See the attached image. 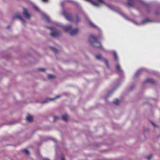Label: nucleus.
<instances>
[{
    "mask_svg": "<svg viewBox=\"0 0 160 160\" xmlns=\"http://www.w3.org/2000/svg\"><path fill=\"white\" fill-rule=\"evenodd\" d=\"M42 141H41L40 142H39L37 144L38 146H41V144H42Z\"/></svg>",
    "mask_w": 160,
    "mask_h": 160,
    "instance_id": "46",
    "label": "nucleus"
},
{
    "mask_svg": "<svg viewBox=\"0 0 160 160\" xmlns=\"http://www.w3.org/2000/svg\"><path fill=\"white\" fill-rule=\"evenodd\" d=\"M154 13L156 16H158L160 15V11L157 10L155 11Z\"/></svg>",
    "mask_w": 160,
    "mask_h": 160,
    "instance_id": "31",
    "label": "nucleus"
},
{
    "mask_svg": "<svg viewBox=\"0 0 160 160\" xmlns=\"http://www.w3.org/2000/svg\"><path fill=\"white\" fill-rule=\"evenodd\" d=\"M98 2H100L104 4L105 3V2L103 1V0H97Z\"/></svg>",
    "mask_w": 160,
    "mask_h": 160,
    "instance_id": "45",
    "label": "nucleus"
},
{
    "mask_svg": "<svg viewBox=\"0 0 160 160\" xmlns=\"http://www.w3.org/2000/svg\"><path fill=\"white\" fill-rule=\"evenodd\" d=\"M57 25L61 27H62L64 31L65 32H68L69 34L72 36H74L78 34L79 32V29L77 28L72 30V26L71 25H68L66 26H62V24L60 23H58Z\"/></svg>",
    "mask_w": 160,
    "mask_h": 160,
    "instance_id": "2",
    "label": "nucleus"
},
{
    "mask_svg": "<svg viewBox=\"0 0 160 160\" xmlns=\"http://www.w3.org/2000/svg\"><path fill=\"white\" fill-rule=\"evenodd\" d=\"M23 15L24 17L27 19H30L31 18V15L29 13L27 9L25 8H24L23 9Z\"/></svg>",
    "mask_w": 160,
    "mask_h": 160,
    "instance_id": "8",
    "label": "nucleus"
},
{
    "mask_svg": "<svg viewBox=\"0 0 160 160\" xmlns=\"http://www.w3.org/2000/svg\"><path fill=\"white\" fill-rule=\"evenodd\" d=\"M62 14L68 20L70 21H73V19H72V16L68 14L66 11H63V12L62 13Z\"/></svg>",
    "mask_w": 160,
    "mask_h": 160,
    "instance_id": "10",
    "label": "nucleus"
},
{
    "mask_svg": "<svg viewBox=\"0 0 160 160\" xmlns=\"http://www.w3.org/2000/svg\"><path fill=\"white\" fill-rule=\"evenodd\" d=\"M119 14L121 15L123 17L129 21H131L132 22L134 23L135 24L137 25H139L140 24H144L145 23H148L150 22H160V21H155L154 20H151L148 18H146L145 20L142 21L141 23H139L135 21L134 20H132L131 19L129 18L127 16L125 15L124 13L122 12H118Z\"/></svg>",
    "mask_w": 160,
    "mask_h": 160,
    "instance_id": "3",
    "label": "nucleus"
},
{
    "mask_svg": "<svg viewBox=\"0 0 160 160\" xmlns=\"http://www.w3.org/2000/svg\"><path fill=\"white\" fill-rule=\"evenodd\" d=\"M152 157V154L150 155L148 157H146V158L148 160H151Z\"/></svg>",
    "mask_w": 160,
    "mask_h": 160,
    "instance_id": "36",
    "label": "nucleus"
},
{
    "mask_svg": "<svg viewBox=\"0 0 160 160\" xmlns=\"http://www.w3.org/2000/svg\"><path fill=\"white\" fill-rule=\"evenodd\" d=\"M103 144L104 143L102 142H95L92 144V146L94 147L98 148Z\"/></svg>",
    "mask_w": 160,
    "mask_h": 160,
    "instance_id": "16",
    "label": "nucleus"
},
{
    "mask_svg": "<svg viewBox=\"0 0 160 160\" xmlns=\"http://www.w3.org/2000/svg\"><path fill=\"white\" fill-rule=\"evenodd\" d=\"M46 28H48V29H49L50 30L51 28V27H49V26H46Z\"/></svg>",
    "mask_w": 160,
    "mask_h": 160,
    "instance_id": "47",
    "label": "nucleus"
},
{
    "mask_svg": "<svg viewBox=\"0 0 160 160\" xmlns=\"http://www.w3.org/2000/svg\"><path fill=\"white\" fill-rule=\"evenodd\" d=\"M52 140L54 141H55V139L54 138H50V137H48V139L46 140H44V141H47V140Z\"/></svg>",
    "mask_w": 160,
    "mask_h": 160,
    "instance_id": "43",
    "label": "nucleus"
},
{
    "mask_svg": "<svg viewBox=\"0 0 160 160\" xmlns=\"http://www.w3.org/2000/svg\"><path fill=\"white\" fill-rule=\"evenodd\" d=\"M113 52L114 56V60L116 62H118V58L116 52L115 51H113Z\"/></svg>",
    "mask_w": 160,
    "mask_h": 160,
    "instance_id": "25",
    "label": "nucleus"
},
{
    "mask_svg": "<svg viewBox=\"0 0 160 160\" xmlns=\"http://www.w3.org/2000/svg\"><path fill=\"white\" fill-rule=\"evenodd\" d=\"M87 2L91 3L93 5L99 7L100 6V4L98 3H96L95 1L93 0H85Z\"/></svg>",
    "mask_w": 160,
    "mask_h": 160,
    "instance_id": "17",
    "label": "nucleus"
},
{
    "mask_svg": "<svg viewBox=\"0 0 160 160\" xmlns=\"http://www.w3.org/2000/svg\"><path fill=\"white\" fill-rule=\"evenodd\" d=\"M103 60L106 66L108 69H109L110 67L109 65L108 61V59L105 58H103Z\"/></svg>",
    "mask_w": 160,
    "mask_h": 160,
    "instance_id": "24",
    "label": "nucleus"
},
{
    "mask_svg": "<svg viewBox=\"0 0 160 160\" xmlns=\"http://www.w3.org/2000/svg\"><path fill=\"white\" fill-rule=\"evenodd\" d=\"M16 14H17V15L13 16L12 17V20L14 21L16 19H18L20 20L23 23H25L26 21L22 17L21 14L18 12H17Z\"/></svg>",
    "mask_w": 160,
    "mask_h": 160,
    "instance_id": "4",
    "label": "nucleus"
},
{
    "mask_svg": "<svg viewBox=\"0 0 160 160\" xmlns=\"http://www.w3.org/2000/svg\"><path fill=\"white\" fill-rule=\"evenodd\" d=\"M150 122L153 126L156 128L158 127V126L156 125L152 121H150Z\"/></svg>",
    "mask_w": 160,
    "mask_h": 160,
    "instance_id": "44",
    "label": "nucleus"
},
{
    "mask_svg": "<svg viewBox=\"0 0 160 160\" xmlns=\"http://www.w3.org/2000/svg\"><path fill=\"white\" fill-rule=\"evenodd\" d=\"M50 30L51 31V32H54L58 30V29H56V28L54 27H51Z\"/></svg>",
    "mask_w": 160,
    "mask_h": 160,
    "instance_id": "40",
    "label": "nucleus"
},
{
    "mask_svg": "<svg viewBox=\"0 0 160 160\" xmlns=\"http://www.w3.org/2000/svg\"><path fill=\"white\" fill-rule=\"evenodd\" d=\"M146 69L144 68H140L134 74V77H138V76L140 74V73L143 71H145L146 70Z\"/></svg>",
    "mask_w": 160,
    "mask_h": 160,
    "instance_id": "19",
    "label": "nucleus"
},
{
    "mask_svg": "<svg viewBox=\"0 0 160 160\" xmlns=\"http://www.w3.org/2000/svg\"><path fill=\"white\" fill-rule=\"evenodd\" d=\"M104 4L107 7H108L109 8L112 10L113 11H115L118 13V12H121L119 10L114 8L112 6L109 5V4L106 3V2H105Z\"/></svg>",
    "mask_w": 160,
    "mask_h": 160,
    "instance_id": "18",
    "label": "nucleus"
},
{
    "mask_svg": "<svg viewBox=\"0 0 160 160\" xmlns=\"http://www.w3.org/2000/svg\"><path fill=\"white\" fill-rule=\"evenodd\" d=\"M59 119V117L57 116H53V122H55L56 121Z\"/></svg>",
    "mask_w": 160,
    "mask_h": 160,
    "instance_id": "33",
    "label": "nucleus"
},
{
    "mask_svg": "<svg viewBox=\"0 0 160 160\" xmlns=\"http://www.w3.org/2000/svg\"><path fill=\"white\" fill-rule=\"evenodd\" d=\"M33 8H34V9L37 11L38 12H40V10H39V9L38 8L37 6H36L34 5V6H33Z\"/></svg>",
    "mask_w": 160,
    "mask_h": 160,
    "instance_id": "37",
    "label": "nucleus"
},
{
    "mask_svg": "<svg viewBox=\"0 0 160 160\" xmlns=\"http://www.w3.org/2000/svg\"><path fill=\"white\" fill-rule=\"evenodd\" d=\"M74 17H75L73 19L72 21L74 22L76 24H77L81 21L80 18L78 14H76Z\"/></svg>",
    "mask_w": 160,
    "mask_h": 160,
    "instance_id": "13",
    "label": "nucleus"
},
{
    "mask_svg": "<svg viewBox=\"0 0 160 160\" xmlns=\"http://www.w3.org/2000/svg\"><path fill=\"white\" fill-rule=\"evenodd\" d=\"M42 15L44 18V19L48 23H50L52 22L49 17L46 14L42 13Z\"/></svg>",
    "mask_w": 160,
    "mask_h": 160,
    "instance_id": "14",
    "label": "nucleus"
},
{
    "mask_svg": "<svg viewBox=\"0 0 160 160\" xmlns=\"http://www.w3.org/2000/svg\"><path fill=\"white\" fill-rule=\"evenodd\" d=\"M127 3L130 6L132 7H134V3L132 0H127Z\"/></svg>",
    "mask_w": 160,
    "mask_h": 160,
    "instance_id": "23",
    "label": "nucleus"
},
{
    "mask_svg": "<svg viewBox=\"0 0 160 160\" xmlns=\"http://www.w3.org/2000/svg\"><path fill=\"white\" fill-rule=\"evenodd\" d=\"M120 101L118 99H116L113 102V103L117 106L119 105V102Z\"/></svg>",
    "mask_w": 160,
    "mask_h": 160,
    "instance_id": "29",
    "label": "nucleus"
},
{
    "mask_svg": "<svg viewBox=\"0 0 160 160\" xmlns=\"http://www.w3.org/2000/svg\"><path fill=\"white\" fill-rule=\"evenodd\" d=\"M144 82L149 83L153 85H155L157 84V81L154 79L148 78Z\"/></svg>",
    "mask_w": 160,
    "mask_h": 160,
    "instance_id": "9",
    "label": "nucleus"
},
{
    "mask_svg": "<svg viewBox=\"0 0 160 160\" xmlns=\"http://www.w3.org/2000/svg\"><path fill=\"white\" fill-rule=\"evenodd\" d=\"M120 85V82L118 81L116 83V87L113 88L112 89L108 92L105 97V99L106 100L107 98H108L109 96L112 94L113 92L116 89L119 87Z\"/></svg>",
    "mask_w": 160,
    "mask_h": 160,
    "instance_id": "5",
    "label": "nucleus"
},
{
    "mask_svg": "<svg viewBox=\"0 0 160 160\" xmlns=\"http://www.w3.org/2000/svg\"><path fill=\"white\" fill-rule=\"evenodd\" d=\"M65 2H69L72 4H74L77 8L80 10L81 9V8L80 4L78 2L72 0H65Z\"/></svg>",
    "mask_w": 160,
    "mask_h": 160,
    "instance_id": "11",
    "label": "nucleus"
},
{
    "mask_svg": "<svg viewBox=\"0 0 160 160\" xmlns=\"http://www.w3.org/2000/svg\"><path fill=\"white\" fill-rule=\"evenodd\" d=\"M135 87V85L134 84H132L130 87L129 89V91H132L134 88Z\"/></svg>",
    "mask_w": 160,
    "mask_h": 160,
    "instance_id": "34",
    "label": "nucleus"
},
{
    "mask_svg": "<svg viewBox=\"0 0 160 160\" xmlns=\"http://www.w3.org/2000/svg\"><path fill=\"white\" fill-rule=\"evenodd\" d=\"M149 131V128H147L145 130V132H148Z\"/></svg>",
    "mask_w": 160,
    "mask_h": 160,
    "instance_id": "48",
    "label": "nucleus"
},
{
    "mask_svg": "<svg viewBox=\"0 0 160 160\" xmlns=\"http://www.w3.org/2000/svg\"><path fill=\"white\" fill-rule=\"evenodd\" d=\"M49 48L51 49L55 53L57 54L58 53V50L56 48L51 46Z\"/></svg>",
    "mask_w": 160,
    "mask_h": 160,
    "instance_id": "26",
    "label": "nucleus"
},
{
    "mask_svg": "<svg viewBox=\"0 0 160 160\" xmlns=\"http://www.w3.org/2000/svg\"><path fill=\"white\" fill-rule=\"evenodd\" d=\"M96 58L97 59H98V60H101L102 59V55L101 54L97 55L96 56Z\"/></svg>",
    "mask_w": 160,
    "mask_h": 160,
    "instance_id": "32",
    "label": "nucleus"
},
{
    "mask_svg": "<svg viewBox=\"0 0 160 160\" xmlns=\"http://www.w3.org/2000/svg\"><path fill=\"white\" fill-rule=\"evenodd\" d=\"M27 121L29 122H32L33 121V117L28 113L27 114V116L26 117Z\"/></svg>",
    "mask_w": 160,
    "mask_h": 160,
    "instance_id": "12",
    "label": "nucleus"
},
{
    "mask_svg": "<svg viewBox=\"0 0 160 160\" xmlns=\"http://www.w3.org/2000/svg\"><path fill=\"white\" fill-rule=\"evenodd\" d=\"M56 78V76L52 74H49L48 75V79H51L53 78Z\"/></svg>",
    "mask_w": 160,
    "mask_h": 160,
    "instance_id": "28",
    "label": "nucleus"
},
{
    "mask_svg": "<svg viewBox=\"0 0 160 160\" xmlns=\"http://www.w3.org/2000/svg\"><path fill=\"white\" fill-rule=\"evenodd\" d=\"M63 95L68 97L70 95V93L68 92H64L63 93Z\"/></svg>",
    "mask_w": 160,
    "mask_h": 160,
    "instance_id": "38",
    "label": "nucleus"
},
{
    "mask_svg": "<svg viewBox=\"0 0 160 160\" xmlns=\"http://www.w3.org/2000/svg\"><path fill=\"white\" fill-rule=\"evenodd\" d=\"M38 70L40 71H42L44 72L45 71V69L44 68H39L38 69Z\"/></svg>",
    "mask_w": 160,
    "mask_h": 160,
    "instance_id": "41",
    "label": "nucleus"
},
{
    "mask_svg": "<svg viewBox=\"0 0 160 160\" xmlns=\"http://www.w3.org/2000/svg\"><path fill=\"white\" fill-rule=\"evenodd\" d=\"M42 1L44 2H48V0H42Z\"/></svg>",
    "mask_w": 160,
    "mask_h": 160,
    "instance_id": "51",
    "label": "nucleus"
},
{
    "mask_svg": "<svg viewBox=\"0 0 160 160\" xmlns=\"http://www.w3.org/2000/svg\"><path fill=\"white\" fill-rule=\"evenodd\" d=\"M43 160H50L48 158H42Z\"/></svg>",
    "mask_w": 160,
    "mask_h": 160,
    "instance_id": "50",
    "label": "nucleus"
},
{
    "mask_svg": "<svg viewBox=\"0 0 160 160\" xmlns=\"http://www.w3.org/2000/svg\"><path fill=\"white\" fill-rule=\"evenodd\" d=\"M99 31L100 34L98 37L92 34H91L89 37L88 41L91 45L94 48L97 49L100 48L102 50L104 51V49L102 46L101 43L98 40V38H102V32Z\"/></svg>",
    "mask_w": 160,
    "mask_h": 160,
    "instance_id": "1",
    "label": "nucleus"
},
{
    "mask_svg": "<svg viewBox=\"0 0 160 160\" xmlns=\"http://www.w3.org/2000/svg\"><path fill=\"white\" fill-rule=\"evenodd\" d=\"M60 97H61L60 95H57V96H56L54 98H52L53 99L52 100H54L55 99L60 98Z\"/></svg>",
    "mask_w": 160,
    "mask_h": 160,
    "instance_id": "42",
    "label": "nucleus"
},
{
    "mask_svg": "<svg viewBox=\"0 0 160 160\" xmlns=\"http://www.w3.org/2000/svg\"><path fill=\"white\" fill-rule=\"evenodd\" d=\"M22 152L23 153H25L27 155H30V152L29 151L26 149H24L22 150Z\"/></svg>",
    "mask_w": 160,
    "mask_h": 160,
    "instance_id": "27",
    "label": "nucleus"
},
{
    "mask_svg": "<svg viewBox=\"0 0 160 160\" xmlns=\"http://www.w3.org/2000/svg\"><path fill=\"white\" fill-rule=\"evenodd\" d=\"M88 22L89 24L92 27L96 28L98 30L101 32V30H100V29L97 26H96L95 25L93 24L90 21H89Z\"/></svg>",
    "mask_w": 160,
    "mask_h": 160,
    "instance_id": "21",
    "label": "nucleus"
},
{
    "mask_svg": "<svg viewBox=\"0 0 160 160\" xmlns=\"http://www.w3.org/2000/svg\"><path fill=\"white\" fill-rule=\"evenodd\" d=\"M18 120L14 119L10 121H6L0 124V127L3 125H11L18 123Z\"/></svg>",
    "mask_w": 160,
    "mask_h": 160,
    "instance_id": "6",
    "label": "nucleus"
},
{
    "mask_svg": "<svg viewBox=\"0 0 160 160\" xmlns=\"http://www.w3.org/2000/svg\"><path fill=\"white\" fill-rule=\"evenodd\" d=\"M116 69L118 73L120 74H122L123 73V71L121 69L120 66L119 64H118L116 67Z\"/></svg>",
    "mask_w": 160,
    "mask_h": 160,
    "instance_id": "20",
    "label": "nucleus"
},
{
    "mask_svg": "<svg viewBox=\"0 0 160 160\" xmlns=\"http://www.w3.org/2000/svg\"><path fill=\"white\" fill-rule=\"evenodd\" d=\"M61 160H65V156L63 154H62L61 155Z\"/></svg>",
    "mask_w": 160,
    "mask_h": 160,
    "instance_id": "39",
    "label": "nucleus"
},
{
    "mask_svg": "<svg viewBox=\"0 0 160 160\" xmlns=\"http://www.w3.org/2000/svg\"><path fill=\"white\" fill-rule=\"evenodd\" d=\"M52 98H47L41 102L42 104L46 103L48 102L51 101H53Z\"/></svg>",
    "mask_w": 160,
    "mask_h": 160,
    "instance_id": "22",
    "label": "nucleus"
},
{
    "mask_svg": "<svg viewBox=\"0 0 160 160\" xmlns=\"http://www.w3.org/2000/svg\"><path fill=\"white\" fill-rule=\"evenodd\" d=\"M61 118L63 121L67 122L69 120V117L67 114H65L62 116Z\"/></svg>",
    "mask_w": 160,
    "mask_h": 160,
    "instance_id": "15",
    "label": "nucleus"
},
{
    "mask_svg": "<svg viewBox=\"0 0 160 160\" xmlns=\"http://www.w3.org/2000/svg\"><path fill=\"white\" fill-rule=\"evenodd\" d=\"M9 140L7 136H4L2 138V140Z\"/></svg>",
    "mask_w": 160,
    "mask_h": 160,
    "instance_id": "35",
    "label": "nucleus"
},
{
    "mask_svg": "<svg viewBox=\"0 0 160 160\" xmlns=\"http://www.w3.org/2000/svg\"><path fill=\"white\" fill-rule=\"evenodd\" d=\"M13 146H16V145H13Z\"/></svg>",
    "mask_w": 160,
    "mask_h": 160,
    "instance_id": "52",
    "label": "nucleus"
},
{
    "mask_svg": "<svg viewBox=\"0 0 160 160\" xmlns=\"http://www.w3.org/2000/svg\"><path fill=\"white\" fill-rule=\"evenodd\" d=\"M10 28V25H8V26H7V28L8 29H9Z\"/></svg>",
    "mask_w": 160,
    "mask_h": 160,
    "instance_id": "49",
    "label": "nucleus"
},
{
    "mask_svg": "<svg viewBox=\"0 0 160 160\" xmlns=\"http://www.w3.org/2000/svg\"><path fill=\"white\" fill-rule=\"evenodd\" d=\"M62 35V33L61 31L57 30L54 32H51L50 35L53 38L57 37L59 36H61Z\"/></svg>",
    "mask_w": 160,
    "mask_h": 160,
    "instance_id": "7",
    "label": "nucleus"
},
{
    "mask_svg": "<svg viewBox=\"0 0 160 160\" xmlns=\"http://www.w3.org/2000/svg\"><path fill=\"white\" fill-rule=\"evenodd\" d=\"M65 2V1H64L62 2L61 3V6L62 7V13L63 12V11H66L65 9L64 6V3Z\"/></svg>",
    "mask_w": 160,
    "mask_h": 160,
    "instance_id": "30",
    "label": "nucleus"
}]
</instances>
